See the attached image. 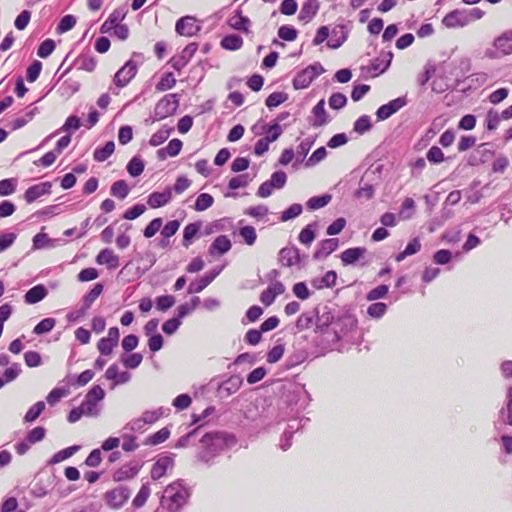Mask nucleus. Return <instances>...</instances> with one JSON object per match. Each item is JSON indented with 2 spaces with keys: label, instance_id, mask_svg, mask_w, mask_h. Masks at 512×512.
<instances>
[{
  "label": "nucleus",
  "instance_id": "obj_28",
  "mask_svg": "<svg viewBox=\"0 0 512 512\" xmlns=\"http://www.w3.org/2000/svg\"><path fill=\"white\" fill-rule=\"evenodd\" d=\"M232 247V243L230 239L226 235H220L214 239L212 244L209 247V254L214 255H223L227 253Z\"/></svg>",
  "mask_w": 512,
  "mask_h": 512
},
{
  "label": "nucleus",
  "instance_id": "obj_49",
  "mask_svg": "<svg viewBox=\"0 0 512 512\" xmlns=\"http://www.w3.org/2000/svg\"><path fill=\"white\" fill-rule=\"evenodd\" d=\"M415 201L410 198V197H407L405 198V200L403 201L401 207H400V210H399V218L401 220H408V219H411L412 216L414 215L415 213Z\"/></svg>",
  "mask_w": 512,
  "mask_h": 512
},
{
  "label": "nucleus",
  "instance_id": "obj_26",
  "mask_svg": "<svg viewBox=\"0 0 512 512\" xmlns=\"http://www.w3.org/2000/svg\"><path fill=\"white\" fill-rule=\"evenodd\" d=\"M313 118L310 124L317 128L326 125L330 118L325 110V101L321 99L312 109Z\"/></svg>",
  "mask_w": 512,
  "mask_h": 512
},
{
  "label": "nucleus",
  "instance_id": "obj_23",
  "mask_svg": "<svg viewBox=\"0 0 512 512\" xmlns=\"http://www.w3.org/2000/svg\"><path fill=\"white\" fill-rule=\"evenodd\" d=\"M348 38V30L344 25L335 26L329 35L327 46L331 49H338Z\"/></svg>",
  "mask_w": 512,
  "mask_h": 512
},
{
  "label": "nucleus",
  "instance_id": "obj_20",
  "mask_svg": "<svg viewBox=\"0 0 512 512\" xmlns=\"http://www.w3.org/2000/svg\"><path fill=\"white\" fill-rule=\"evenodd\" d=\"M141 465L137 462H130L123 465L113 473V480L121 482L134 478L140 471Z\"/></svg>",
  "mask_w": 512,
  "mask_h": 512
},
{
  "label": "nucleus",
  "instance_id": "obj_57",
  "mask_svg": "<svg viewBox=\"0 0 512 512\" xmlns=\"http://www.w3.org/2000/svg\"><path fill=\"white\" fill-rule=\"evenodd\" d=\"M176 85V79L171 72L164 73L159 80V82L156 84V90L157 91H166L169 89H172Z\"/></svg>",
  "mask_w": 512,
  "mask_h": 512
},
{
  "label": "nucleus",
  "instance_id": "obj_56",
  "mask_svg": "<svg viewBox=\"0 0 512 512\" xmlns=\"http://www.w3.org/2000/svg\"><path fill=\"white\" fill-rule=\"evenodd\" d=\"M144 167L143 160L138 156H134L127 164V172L132 177H137L143 173Z\"/></svg>",
  "mask_w": 512,
  "mask_h": 512
},
{
  "label": "nucleus",
  "instance_id": "obj_34",
  "mask_svg": "<svg viewBox=\"0 0 512 512\" xmlns=\"http://www.w3.org/2000/svg\"><path fill=\"white\" fill-rule=\"evenodd\" d=\"M47 295V289L44 285L39 284L29 289L24 298L28 304H35L43 300Z\"/></svg>",
  "mask_w": 512,
  "mask_h": 512
},
{
  "label": "nucleus",
  "instance_id": "obj_32",
  "mask_svg": "<svg viewBox=\"0 0 512 512\" xmlns=\"http://www.w3.org/2000/svg\"><path fill=\"white\" fill-rule=\"evenodd\" d=\"M366 252L364 247L348 248L340 255L343 265H352L356 263Z\"/></svg>",
  "mask_w": 512,
  "mask_h": 512
},
{
  "label": "nucleus",
  "instance_id": "obj_35",
  "mask_svg": "<svg viewBox=\"0 0 512 512\" xmlns=\"http://www.w3.org/2000/svg\"><path fill=\"white\" fill-rule=\"evenodd\" d=\"M499 422L512 426V387L507 390L506 406L499 412Z\"/></svg>",
  "mask_w": 512,
  "mask_h": 512
},
{
  "label": "nucleus",
  "instance_id": "obj_36",
  "mask_svg": "<svg viewBox=\"0 0 512 512\" xmlns=\"http://www.w3.org/2000/svg\"><path fill=\"white\" fill-rule=\"evenodd\" d=\"M202 227L201 221H196L193 223H189L185 226L183 230V241L182 244L184 247L188 248L193 240V238L199 233Z\"/></svg>",
  "mask_w": 512,
  "mask_h": 512
},
{
  "label": "nucleus",
  "instance_id": "obj_62",
  "mask_svg": "<svg viewBox=\"0 0 512 512\" xmlns=\"http://www.w3.org/2000/svg\"><path fill=\"white\" fill-rule=\"evenodd\" d=\"M239 235L243 238L245 244L252 246L257 239L256 230L253 226L247 225L239 229Z\"/></svg>",
  "mask_w": 512,
  "mask_h": 512
},
{
  "label": "nucleus",
  "instance_id": "obj_58",
  "mask_svg": "<svg viewBox=\"0 0 512 512\" xmlns=\"http://www.w3.org/2000/svg\"><path fill=\"white\" fill-rule=\"evenodd\" d=\"M372 128L371 119L368 115L360 116L355 122L353 126V130L362 135L368 132Z\"/></svg>",
  "mask_w": 512,
  "mask_h": 512
},
{
  "label": "nucleus",
  "instance_id": "obj_10",
  "mask_svg": "<svg viewBox=\"0 0 512 512\" xmlns=\"http://www.w3.org/2000/svg\"><path fill=\"white\" fill-rule=\"evenodd\" d=\"M201 30L197 19L193 16H184L177 20L175 31L177 34L186 37L195 36Z\"/></svg>",
  "mask_w": 512,
  "mask_h": 512
},
{
  "label": "nucleus",
  "instance_id": "obj_5",
  "mask_svg": "<svg viewBox=\"0 0 512 512\" xmlns=\"http://www.w3.org/2000/svg\"><path fill=\"white\" fill-rule=\"evenodd\" d=\"M105 397V391L99 385H94L86 394L81 407L85 412V416L97 417L100 414L99 402Z\"/></svg>",
  "mask_w": 512,
  "mask_h": 512
},
{
  "label": "nucleus",
  "instance_id": "obj_2",
  "mask_svg": "<svg viewBox=\"0 0 512 512\" xmlns=\"http://www.w3.org/2000/svg\"><path fill=\"white\" fill-rule=\"evenodd\" d=\"M191 489L178 479L167 485L160 497V506L168 512H179L188 502Z\"/></svg>",
  "mask_w": 512,
  "mask_h": 512
},
{
  "label": "nucleus",
  "instance_id": "obj_48",
  "mask_svg": "<svg viewBox=\"0 0 512 512\" xmlns=\"http://www.w3.org/2000/svg\"><path fill=\"white\" fill-rule=\"evenodd\" d=\"M173 131L172 127L163 126L161 129L156 131L150 138L149 144L153 147H157L161 144H163L168 137L170 136L171 132Z\"/></svg>",
  "mask_w": 512,
  "mask_h": 512
},
{
  "label": "nucleus",
  "instance_id": "obj_27",
  "mask_svg": "<svg viewBox=\"0 0 512 512\" xmlns=\"http://www.w3.org/2000/svg\"><path fill=\"white\" fill-rule=\"evenodd\" d=\"M338 245L339 241L336 238L322 240L319 244V248L314 252V259L319 260L326 258L338 248Z\"/></svg>",
  "mask_w": 512,
  "mask_h": 512
},
{
  "label": "nucleus",
  "instance_id": "obj_11",
  "mask_svg": "<svg viewBox=\"0 0 512 512\" xmlns=\"http://www.w3.org/2000/svg\"><path fill=\"white\" fill-rule=\"evenodd\" d=\"M407 98L405 96L395 98L387 104L380 106L376 111L378 121H384L406 106Z\"/></svg>",
  "mask_w": 512,
  "mask_h": 512
},
{
  "label": "nucleus",
  "instance_id": "obj_54",
  "mask_svg": "<svg viewBox=\"0 0 512 512\" xmlns=\"http://www.w3.org/2000/svg\"><path fill=\"white\" fill-rule=\"evenodd\" d=\"M388 306L383 302H375L367 307V314L373 319H381L387 312Z\"/></svg>",
  "mask_w": 512,
  "mask_h": 512
},
{
  "label": "nucleus",
  "instance_id": "obj_53",
  "mask_svg": "<svg viewBox=\"0 0 512 512\" xmlns=\"http://www.w3.org/2000/svg\"><path fill=\"white\" fill-rule=\"evenodd\" d=\"M45 403L43 401H38L34 405H32L24 416L25 423L34 422L44 411Z\"/></svg>",
  "mask_w": 512,
  "mask_h": 512
},
{
  "label": "nucleus",
  "instance_id": "obj_4",
  "mask_svg": "<svg viewBox=\"0 0 512 512\" xmlns=\"http://www.w3.org/2000/svg\"><path fill=\"white\" fill-rule=\"evenodd\" d=\"M180 102V95L177 93H170L163 96L155 105L153 121L163 120L173 115Z\"/></svg>",
  "mask_w": 512,
  "mask_h": 512
},
{
  "label": "nucleus",
  "instance_id": "obj_46",
  "mask_svg": "<svg viewBox=\"0 0 512 512\" xmlns=\"http://www.w3.org/2000/svg\"><path fill=\"white\" fill-rule=\"evenodd\" d=\"M315 320H316V311L315 310L304 312L298 317L297 322H296V328L299 331L306 330V329L310 328L313 324H315Z\"/></svg>",
  "mask_w": 512,
  "mask_h": 512
},
{
  "label": "nucleus",
  "instance_id": "obj_63",
  "mask_svg": "<svg viewBox=\"0 0 512 512\" xmlns=\"http://www.w3.org/2000/svg\"><path fill=\"white\" fill-rule=\"evenodd\" d=\"M56 324V320L54 318H45L42 319L33 329V333L36 335H42L50 332Z\"/></svg>",
  "mask_w": 512,
  "mask_h": 512
},
{
  "label": "nucleus",
  "instance_id": "obj_59",
  "mask_svg": "<svg viewBox=\"0 0 512 512\" xmlns=\"http://www.w3.org/2000/svg\"><path fill=\"white\" fill-rule=\"evenodd\" d=\"M331 201V195L329 194H323L321 196H314L311 197L307 201V207L310 210H317L324 206H326Z\"/></svg>",
  "mask_w": 512,
  "mask_h": 512
},
{
  "label": "nucleus",
  "instance_id": "obj_16",
  "mask_svg": "<svg viewBox=\"0 0 512 512\" xmlns=\"http://www.w3.org/2000/svg\"><path fill=\"white\" fill-rule=\"evenodd\" d=\"M281 420L282 419L278 418L276 408L273 406L263 408L262 412L259 414V417L254 419L256 422L255 426L262 429H266L273 424L279 423Z\"/></svg>",
  "mask_w": 512,
  "mask_h": 512
},
{
  "label": "nucleus",
  "instance_id": "obj_30",
  "mask_svg": "<svg viewBox=\"0 0 512 512\" xmlns=\"http://www.w3.org/2000/svg\"><path fill=\"white\" fill-rule=\"evenodd\" d=\"M99 265H106L108 269H116L119 266V257L111 249H102L96 257Z\"/></svg>",
  "mask_w": 512,
  "mask_h": 512
},
{
  "label": "nucleus",
  "instance_id": "obj_12",
  "mask_svg": "<svg viewBox=\"0 0 512 512\" xmlns=\"http://www.w3.org/2000/svg\"><path fill=\"white\" fill-rule=\"evenodd\" d=\"M198 50V44L195 42L189 43L179 55L172 57L170 63L171 66L177 70L181 71L193 58L194 54Z\"/></svg>",
  "mask_w": 512,
  "mask_h": 512
},
{
  "label": "nucleus",
  "instance_id": "obj_37",
  "mask_svg": "<svg viewBox=\"0 0 512 512\" xmlns=\"http://www.w3.org/2000/svg\"><path fill=\"white\" fill-rule=\"evenodd\" d=\"M170 412L169 408L159 407L154 410H146L143 412L141 418L145 424L152 425L157 422L161 417L168 415Z\"/></svg>",
  "mask_w": 512,
  "mask_h": 512
},
{
  "label": "nucleus",
  "instance_id": "obj_50",
  "mask_svg": "<svg viewBox=\"0 0 512 512\" xmlns=\"http://www.w3.org/2000/svg\"><path fill=\"white\" fill-rule=\"evenodd\" d=\"M110 192L112 196L123 200L128 196L130 189L125 180H118L112 184Z\"/></svg>",
  "mask_w": 512,
  "mask_h": 512
},
{
  "label": "nucleus",
  "instance_id": "obj_19",
  "mask_svg": "<svg viewBox=\"0 0 512 512\" xmlns=\"http://www.w3.org/2000/svg\"><path fill=\"white\" fill-rule=\"evenodd\" d=\"M307 397V392L304 389V386L301 385H293L291 389L287 390L283 399L291 410H293L294 406H298L299 401L303 399V403L300 405L301 407L305 404V399Z\"/></svg>",
  "mask_w": 512,
  "mask_h": 512
},
{
  "label": "nucleus",
  "instance_id": "obj_18",
  "mask_svg": "<svg viewBox=\"0 0 512 512\" xmlns=\"http://www.w3.org/2000/svg\"><path fill=\"white\" fill-rule=\"evenodd\" d=\"M279 262L282 266L292 267L301 262L300 251L295 246L284 247L279 252Z\"/></svg>",
  "mask_w": 512,
  "mask_h": 512
},
{
  "label": "nucleus",
  "instance_id": "obj_3",
  "mask_svg": "<svg viewBox=\"0 0 512 512\" xmlns=\"http://www.w3.org/2000/svg\"><path fill=\"white\" fill-rule=\"evenodd\" d=\"M357 328V319L354 315L349 313H344L338 316L335 321L332 323V331L334 334V339L331 341L333 343H338L340 341H345L347 343L353 342V333Z\"/></svg>",
  "mask_w": 512,
  "mask_h": 512
},
{
  "label": "nucleus",
  "instance_id": "obj_38",
  "mask_svg": "<svg viewBox=\"0 0 512 512\" xmlns=\"http://www.w3.org/2000/svg\"><path fill=\"white\" fill-rule=\"evenodd\" d=\"M80 450L79 445H73L55 453L47 462L48 465L58 464L70 457Z\"/></svg>",
  "mask_w": 512,
  "mask_h": 512
},
{
  "label": "nucleus",
  "instance_id": "obj_60",
  "mask_svg": "<svg viewBox=\"0 0 512 512\" xmlns=\"http://www.w3.org/2000/svg\"><path fill=\"white\" fill-rule=\"evenodd\" d=\"M214 203V198L208 193H201L198 195L194 209L196 211H204L210 208Z\"/></svg>",
  "mask_w": 512,
  "mask_h": 512
},
{
  "label": "nucleus",
  "instance_id": "obj_21",
  "mask_svg": "<svg viewBox=\"0 0 512 512\" xmlns=\"http://www.w3.org/2000/svg\"><path fill=\"white\" fill-rule=\"evenodd\" d=\"M174 465V461L169 456H163L156 460L151 468V478L153 480H159L166 475L168 469H171Z\"/></svg>",
  "mask_w": 512,
  "mask_h": 512
},
{
  "label": "nucleus",
  "instance_id": "obj_64",
  "mask_svg": "<svg viewBox=\"0 0 512 512\" xmlns=\"http://www.w3.org/2000/svg\"><path fill=\"white\" fill-rule=\"evenodd\" d=\"M147 425L141 417L132 419L124 427L123 431H129L130 433H143L146 430Z\"/></svg>",
  "mask_w": 512,
  "mask_h": 512
},
{
  "label": "nucleus",
  "instance_id": "obj_1",
  "mask_svg": "<svg viewBox=\"0 0 512 512\" xmlns=\"http://www.w3.org/2000/svg\"><path fill=\"white\" fill-rule=\"evenodd\" d=\"M235 442L234 436L224 432L205 433L200 439L201 447L197 453V459L211 466L215 463V459Z\"/></svg>",
  "mask_w": 512,
  "mask_h": 512
},
{
  "label": "nucleus",
  "instance_id": "obj_31",
  "mask_svg": "<svg viewBox=\"0 0 512 512\" xmlns=\"http://www.w3.org/2000/svg\"><path fill=\"white\" fill-rule=\"evenodd\" d=\"M337 280V273L333 270L326 272L322 277L312 279L311 285L320 290L323 288H331L335 286Z\"/></svg>",
  "mask_w": 512,
  "mask_h": 512
},
{
  "label": "nucleus",
  "instance_id": "obj_44",
  "mask_svg": "<svg viewBox=\"0 0 512 512\" xmlns=\"http://www.w3.org/2000/svg\"><path fill=\"white\" fill-rule=\"evenodd\" d=\"M299 423L297 421H293V423H290L288 425V428L284 431L283 435L281 436L279 447L286 451L288 450L292 445V437L295 430H298Z\"/></svg>",
  "mask_w": 512,
  "mask_h": 512
},
{
  "label": "nucleus",
  "instance_id": "obj_22",
  "mask_svg": "<svg viewBox=\"0 0 512 512\" xmlns=\"http://www.w3.org/2000/svg\"><path fill=\"white\" fill-rule=\"evenodd\" d=\"M228 25L237 31L244 33L250 32L251 21L248 17L242 15V10L238 8L234 14L227 20Z\"/></svg>",
  "mask_w": 512,
  "mask_h": 512
},
{
  "label": "nucleus",
  "instance_id": "obj_7",
  "mask_svg": "<svg viewBox=\"0 0 512 512\" xmlns=\"http://www.w3.org/2000/svg\"><path fill=\"white\" fill-rule=\"evenodd\" d=\"M138 67L136 62L128 60L114 75L113 84L114 87H110L109 90L117 95L118 89L123 88L129 84V82L135 77Z\"/></svg>",
  "mask_w": 512,
  "mask_h": 512
},
{
  "label": "nucleus",
  "instance_id": "obj_13",
  "mask_svg": "<svg viewBox=\"0 0 512 512\" xmlns=\"http://www.w3.org/2000/svg\"><path fill=\"white\" fill-rule=\"evenodd\" d=\"M242 383L243 380L239 375H231L218 384L217 393L221 398L229 397L240 389Z\"/></svg>",
  "mask_w": 512,
  "mask_h": 512
},
{
  "label": "nucleus",
  "instance_id": "obj_33",
  "mask_svg": "<svg viewBox=\"0 0 512 512\" xmlns=\"http://www.w3.org/2000/svg\"><path fill=\"white\" fill-rule=\"evenodd\" d=\"M74 65L79 70L93 72L96 68L97 60L90 54L82 53L74 60Z\"/></svg>",
  "mask_w": 512,
  "mask_h": 512
},
{
  "label": "nucleus",
  "instance_id": "obj_61",
  "mask_svg": "<svg viewBox=\"0 0 512 512\" xmlns=\"http://www.w3.org/2000/svg\"><path fill=\"white\" fill-rule=\"evenodd\" d=\"M287 99L288 95L285 92H273L266 98L265 104L268 108L272 109L281 105Z\"/></svg>",
  "mask_w": 512,
  "mask_h": 512
},
{
  "label": "nucleus",
  "instance_id": "obj_24",
  "mask_svg": "<svg viewBox=\"0 0 512 512\" xmlns=\"http://www.w3.org/2000/svg\"><path fill=\"white\" fill-rule=\"evenodd\" d=\"M393 58V53L391 51L386 52L381 57L375 58L371 61L369 71L373 76H378L384 73L390 66Z\"/></svg>",
  "mask_w": 512,
  "mask_h": 512
},
{
  "label": "nucleus",
  "instance_id": "obj_40",
  "mask_svg": "<svg viewBox=\"0 0 512 512\" xmlns=\"http://www.w3.org/2000/svg\"><path fill=\"white\" fill-rule=\"evenodd\" d=\"M375 189L372 183L366 182L364 177L360 180L359 188L355 191L354 197L357 199L370 200L373 198Z\"/></svg>",
  "mask_w": 512,
  "mask_h": 512
},
{
  "label": "nucleus",
  "instance_id": "obj_43",
  "mask_svg": "<svg viewBox=\"0 0 512 512\" xmlns=\"http://www.w3.org/2000/svg\"><path fill=\"white\" fill-rule=\"evenodd\" d=\"M421 249V243L419 238H413L405 247V249L395 256L397 262L403 261L406 257L411 256L419 252Z\"/></svg>",
  "mask_w": 512,
  "mask_h": 512
},
{
  "label": "nucleus",
  "instance_id": "obj_52",
  "mask_svg": "<svg viewBox=\"0 0 512 512\" xmlns=\"http://www.w3.org/2000/svg\"><path fill=\"white\" fill-rule=\"evenodd\" d=\"M150 494L151 489L149 487V484H143L132 501L133 507L136 509L143 507L147 499L149 498Z\"/></svg>",
  "mask_w": 512,
  "mask_h": 512
},
{
  "label": "nucleus",
  "instance_id": "obj_55",
  "mask_svg": "<svg viewBox=\"0 0 512 512\" xmlns=\"http://www.w3.org/2000/svg\"><path fill=\"white\" fill-rule=\"evenodd\" d=\"M334 321H335V319L330 312H324L321 315L316 314V320H315L316 331L323 332L329 326L332 327V323Z\"/></svg>",
  "mask_w": 512,
  "mask_h": 512
},
{
  "label": "nucleus",
  "instance_id": "obj_41",
  "mask_svg": "<svg viewBox=\"0 0 512 512\" xmlns=\"http://www.w3.org/2000/svg\"><path fill=\"white\" fill-rule=\"evenodd\" d=\"M115 150V143L113 141H107L103 147H97L94 150L93 158L97 162H104L107 160Z\"/></svg>",
  "mask_w": 512,
  "mask_h": 512
},
{
  "label": "nucleus",
  "instance_id": "obj_9",
  "mask_svg": "<svg viewBox=\"0 0 512 512\" xmlns=\"http://www.w3.org/2000/svg\"><path fill=\"white\" fill-rule=\"evenodd\" d=\"M131 495V490L127 486H117L105 493L106 504L114 509L122 507Z\"/></svg>",
  "mask_w": 512,
  "mask_h": 512
},
{
  "label": "nucleus",
  "instance_id": "obj_17",
  "mask_svg": "<svg viewBox=\"0 0 512 512\" xmlns=\"http://www.w3.org/2000/svg\"><path fill=\"white\" fill-rule=\"evenodd\" d=\"M442 23L448 28L466 26L469 23L467 10H453L449 12L443 18Z\"/></svg>",
  "mask_w": 512,
  "mask_h": 512
},
{
  "label": "nucleus",
  "instance_id": "obj_8",
  "mask_svg": "<svg viewBox=\"0 0 512 512\" xmlns=\"http://www.w3.org/2000/svg\"><path fill=\"white\" fill-rule=\"evenodd\" d=\"M494 49H487L485 56L497 59L512 54V30L505 31L493 42Z\"/></svg>",
  "mask_w": 512,
  "mask_h": 512
},
{
  "label": "nucleus",
  "instance_id": "obj_6",
  "mask_svg": "<svg viewBox=\"0 0 512 512\" xmlns=\"http://www.w3.org/2000/svg\"><path fill=\"white\" fill-rule=\"evenodd\" d=\"M324 71L323 66L319 62L307 66L295 75L292 82L294 89L301 90L307 88Z\"/></svg>",
  "mask_w": 512,
  "mask_h": 512
},
{
  "label": "nucleus",
  "instance_id": "obj_15",
  "mask_svg": "<svg viewBox=\"0 0 512 512\" xmlns=\"http://www.w3.org/2000/svg\"><path fill=\"white\" fill-rule=\"evenodd\" d=\"M51 189L52 183L49 181L35 184L25 191L24 199L28 204L33 203L40 197L51 194Z\"/></svg>",
  "mask_w": 512,
  "mask_h": 512
},
{
  "label": "nucleus",
  "instance_id": "obj_29",
  "mask_svg": "<svg viewBox=\"0 0 512 512\" xmlns=\"http://www.w3.org/2000/svg\"><path fill=\"white\" fill-rule=\"evenodd\" d=\"M319 7L318 0H307L301 7L298 19L304 23L310 22L317 14Z\"/></svg>",
  "mask_w": 512,
  "mask_h": 512
},
{
  "label": "nucleus",
  "instance_id": "obj_45",
  "mask_svg": "<svg viewBox=\"0 0 512 512\" xmlns=\"http://www.w3.org/2000/svg\"><path fill=\"white\" fill-rule=\"evenodd\" d=\"M36 108L30 109L26 111L23 115L16 117L12 121L9 122V126L12 131L20 129L24 127L27 123H29L36 113Z\"/></svg>",
  "mask_w": 512,
  "mask_h": 512
},
{
  "label": "nucleus",
  "instance_id": "obj_51",
  "mask_svg": "<svg viewBox=\"0 0 512 512\" xmlns=\"http://www.w3.org/2000/svg\"><path fill=\"white\" fill-rule=\"evenodd\" d=\"M316 226H317L316 223H311V224H308L306 227H304L301 230L298 238H299V241L303 245L310 246L311 243L314 241V239L316 237V234H315Z\"/></svg>",
  "mask_w": 512,
  "mask_h": 512
},
{
  "label": "nucleus",
  "instance_id": "obj_39",
  "mask_svg": "<svg viewBox=\"0 0 512 512\" xmlns=\"http://www.w3.org/2000/svg\"><path fill=\"white\" fill-rule=\"evenodd\" d=\"M220 44L225 50L236 51L243 46V38L237 34H229L222 38Z\"/></svg>",
  "mask_w": 512,
  "mask_h": 512
},
{
  "label": "nucleus",
  "instance_id": "obj_25",
  "mask_svg": "<svg viewBox=\"0 0 512 512\" xmlns=\"http://www.w3.org/2000/svg\"><path fill=\"white\" fill-rule=\"evenodd\" d=\"M172 199L171 187L165 188L162 192H153L148 196L147 204L151 208H160L168 204Z\"/></svg>",
  "mask_w": 512,
  "mask_h": 512
},
{
  "label": "nucleus",
  "instance_id": "obj_47",
  "mask_svg": "<svg viewBox=\"0 0 512 512\" xmlns=\"http://www.w3.org/2000/svg\"><path fill=\"white\" fill-rule=\"evenodd\" d=\"M80 89V83L73 79H66L59 87L62 97L69 98Z\"/></svg>",
  "mask_w": 512,
  "mask_h": 512
},
{
  "label": "nucleus",
  "instance_id": "obj_14",
  "mask_svg": "<svg viewBox=\"0 0 512 512\" xmlns=\"http://www.w3.org/2000/svg\"><path fill=\"white\" fill-rule=\"evenodd\" d=\"M222 270L223 266L214 267L201 278L191 282L188 286V293H200L221 273Z\"/></svg>",
  "mask_w": 512,
  "mask_h": 512
},
{
  "label": "nucleus",
  "instance_id": "obj_42",
  "mask_svg": "<svg viewBox=\"0 0 512 512\" xmlns=\"http://www.w3.org/2000/svg\"><path fill=\"white\" fill-rule=\"evenodd\" d=\"M103 284L96 283L94 287L84 296L83 298V308L82 313H84L87 309H89L95 300L101 295L103 292Z\"/></svg>",
  "mask_w": 512,
  "mask_h": 512
}]
</instances>
